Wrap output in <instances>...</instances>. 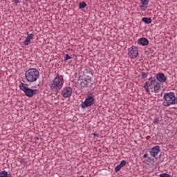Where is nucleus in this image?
<instances>
[{
    "instance_id": "obj_8",
    "label": "nucleus",
    "mask_w": 177,
    "mask_h": 177,
    "mask_svg": "<svg viewBox=\"0 0 177 177\" xmlns=\"http://www.w3.org/2000/svg\"><path fill=\"white\" fill-rule=\"evenodd\" d=\"M61 95L65 99L70 97L73 95V88L70 86L64 87L61 91Z\"/></svg>"
},
{
    "instance_id": "obj_10",
    "label": "nucleus",
    "mask_w": 177,
    "mask_h": 177,
    "mask_svg": "<svg viewBox=\"0 0 177 177\" xmlns=\"http://www.w3.org/2000/svg\"><path fill=\"white\" fill-rule=\"evenodd\" d=\"M161 151V149H160V146L156 145L153 147L152 149H151L149 153L150 156L151 157H157L158 156V153Z\"/></svg>"
},
{
    "instance_id": "obj_20",
    "label": "nucleus",
    "mask_w": 177,
    "mask_h": 177,
    "mask_svg": "<svg viewBox=\"0 0 177 177\" xmlns=\"http://www.w3.org/2000/svg\"><path fill=\"white\" fill-rule=\"evenodd\" d=\"M160 177H171V176L167 173H162L160 174Z\"/></svg>"
},
{
    "instance_id": "obj_23",
    "label": "nucleus",
    "mask_w": 177,
    "mask_h": 177,
    "mask_svg": "<svg viewBox=\"0 0 177 177\" xmlns=\"http://www.w3.org/2000/svg\"><path fill=\"white\" fill-rule=\"evenodd\" d=\"M140 9H142L143 10V12H145L146 10V9L147 8V6H145L143 4L140 6Z\"/></svg>"
},
{
    "instance_id": "obj_2",
    "label": "nucleus",
    "mask_w": 177,
    "mask_h": 177,
    "mask_svg": "<svg viewBox=\"0 0 177 177\" xmlns=\"http://www.w3.org/2000/svg\"><path fill=\"white\" fill-rule=\"evenodd\" d=\"M63 85H64V77L63 75L57 74L55 78L50 82L48 86L52 92H59L62 89Z\"/></svg>"
},
{
    "instance_id": "obj_22",
    "label": "nucleus",
    "mask_w": 177,
    "mask_h": 177,
    "mask_svg": "<svg viewBox=\"0 0 177 177\" xmlns=\"http://www.w3.org/2000/svg\"><path fill=\"white\" fill-rule=\"evenodd\" d=\"M122 167H125V165H127V161H125V160H122L120 162V164H119Z\"/></svg>"
},
{
    "instance_id": "obj_5",
    "label": "nucleus",
    "mask_w": 177,
    "mask_h": 177,
    "mask_svg": "<svg viewBox=\"0 0 177 177\" xmlns=\"http://www.w3.org/2000/svg\"><path fill=\"white\" fill-rule=\"evenodd\" d=\"M19 88L21 91H22V92H24L26 96L28 97H32V96H34V95H35L37 93L36 92L38 91L29 88L28 84L24 83H20Z\"/></svg>"
},
{
    "instance_id": "obj_30",
    "label": "nucleus",
    "mask_w": 177,
    "mask_h": 177,
    "mask_svg": "<svg viewBox=\"0 0 177 177\" xmlns=\"http://www.w3.org/2000/svg\"><path fill=\"white\" fill-rule=\"evenodd\" d=\"M26 1V2H28V1H30V0H25Z\"/></svg>"
},
{
    "instance_id": "obj_11",
    "label": "nucleus",
    "mask_w": 177,
    "mask_h": 177,
    "mask_svg": "<svg viewBox=\"0 0 177 177\" xmlns=\"http://www.w3.org/2000/svg\"><path fill=\"white\" fill-rule=\"evenodd\" d=\"M34 39V34L32 33L28 34V36L26 37V39L24 41V44L25 45V46L30 45L31 44V39Z\"/></svg>"
},
{
    "instance_id": "obj_28",
    "label": "nucleus",
    "mask_w": 177,
    "mask_h": 177,
    "mask_svg": "<svg viewBox=\"0 0 177 177\" xmlns=\"http://www.w3.org/2000/svg\"><path fill=\"white\" fill-rule=\"evenodd\" d=\"M8 177H12V175L10 174H8Z\"/></svg>"
},
{
    "instance_id": "obj_17",
    "label": "nucleus",
    "mask_w": 177,
    "mask_h": 177,
    "mask_svg": "<svg viewBox=\"0 0 177 177\" xmlns=\"http://www.w3.org/2000/svg\"><path fill=\"white\" fill-rule=\"evenodd\" d=\"M140 2L142 5L147 6L149 5V2H150V0H140Z\"/></svg>"
},
{
    "instance_id": "obj_19",
    "label": "nucleus",
    "mask_w": 177,
    "mask_h": 177,
    "mask_svg": "<svg viewBox=\"0 0 177 177\" xmlns=\"http://www.w3.org/2000/svg\"><path fill=\"white\" fill-rule=\"evenodd\" d=\"M141 77H142V80H144V78H147V73L142 72Z\"/></svg>"
},
{
    "instance_id": "obj_13",
    "label": "nucleus",
    "mask_w": 177,
    "mask_h": 177,
    "mask_svg": "<svg viewBox=\"0 0 177 177\" xmlns=\"http://www.w3.org/2000/svg\"><path fill=\"white\" fill-rule=\"evenodd\" d=\"M142 21L145 23V24H150L152 21L151 18L150 17H143Z\"/></svg>"
},
{
    "instance_id": "obj_14",
    "label": "nucleus",
    "mask_w": 177,
    "mask_h": 177,
    "mask_svg": "<svg viewBox=\"0 0 177 177\" xmlns=\"http://www.w3.org/2000/svg\"><path fill=\"white\" fill-rule=\"evenodd\" d=\"M80 86L81 88H86L88 86V80H83L80 82Z\"/></svg>"
},
{
    "instance_id": "obj_7",
    "label": "nucleus",
    "mask_w": 177,
    "mask_h": 177,
    "mask_svg": "<svg viewBox=\"0 0 177 177\" xmlns=\"http://www.w3.org/2000/svg\"><path fill=\"white\" fill-rule=\"evenodd\" d=\"M128 50V56L130 59H136V57H138V55H139V50L138 49V47L131 46L129 48Z\"/></svg>"
},
{
    "instance_id": "obj_6",
    "label": "nucleus",
    "mask_w": 177,
    "mask_h": 177,
    "mask_svg": "<svg viewBox=\"0 0 177 177\" xmlns=\"http://www.w3.org/2000/svg\"><path fill=\"white\" fill-rule=\"evenodd\" d=\"M93 94H89L85 99L84 102L81 103L82 109H86L87 107H91L95 104V98L92 95Z\"/></svg>"
},
{
    "instance_id": "obj_1",
    "label": "nucleus",
    "mask_w": 177,
    "mask_h": 177,
    "mask_svg": "<svg viewBox=\"0 0 177 177\" xmlns=\"http://www.w3.org/2000/svg\"><path fill=\"white\" fill-rule=\"evenodd\" d=\"M143 88L147 93H158L161 91V84L157 82L156 77L151 76L144 84Z\"/></svg>"
},
{
    "instance_id": "obj_16",
    "label": "nucleus",
    "mask_w": 177,
    "mask_h": 177,
    "mask_svg": "<svg viewBox=\"0 0 177 177\" xmlns=\"http://www.w3.org/2000/svg\"><path fill=\"white\" fill-rule=\"evenodd\" d=\"M0 177H8V171L3 170L0 172Z\"/></svg>"
},
{
    "instance_id": "obj_3",
    "label": "nucleus",
    "mask_w": 177,
    "mask_h": 177,
    "mask_svg": "<svg viewBox=\"0 0 177 177\" xmlns=\"http://www.w3.org/2000/svg\"><path fill=\"white\" fill-rule=\"evenodd\" d=\"M38 78H39V71L35 68H31L25 72V80L27 82H36Z\"/></svg>"
},
{
    "instance_id": "obj_4",
    "label": "nucleus",
    "mask_w": 177,
    "mask_h": 177,
    "mask_svg": "<svg viewBox=\"0 0 177 177\" xmlns=\"http://www.w3.org/2000/svg\"><path fill=\"white\" fill-rule=\"evenodd\" d=\"M163 99V104L166 107L171 106L172 104H177L176 95H175V93L174 92L165 93Z\"/></svg>"
},
{
    "instance_id": "obj_24",
    "label": "nucleus",
    "mask_w": 177,
    "mask_h": 177,
    "mask_svg": "<svg viewBox=\"0 0 177 177\" xmlns=\"http://www.w3.org/2000/svg\"><path fill=\"white\" fill-rule=\"evenodd\" d=\"M153 124H158L160 122V120L158 118H156L154 120H153Z\"/></svg>"
},
{
    "instance_id": "obj_9",
    "label": "nucleus",
    "mask_w": 177,
    "mask_h": 177,
    "mask_svg": "<svg viewBox=\"0 0 177 177\" xmlns=\"http://www.w3.org/2000/svg\"><path fill=\"white\" fill-rule=\"evenodd\" d=\"M156 79L159 84H164V82H167V76L162 73H157Z\"/></svg>"
},
{
    "instance_id": "obj_31",
    "label": "nucleus",
    "mask_w": 177,
    "mask_h": 177,
    "mask_svg": "<svg viewBox=\"0 0 177 177\" xmlns=\"http://www.w3.org/2000/svg\"><path fill=\"white\" fill-rule=\"evenodd\" d=\"M80 177H84V176H80Z\"/></svg>"
},
{
    "instance_id": "obj_29",
    "label": "nucleus",
    "mask_w": 177,
    "mask_h": 177,
    "mask_svg": "<svg viewBox=\"0 0 177 177\" xmlns=\"http://www.w3.org/2000/svg\"><path fill=\"white\" fill-rule=\"evenodd\" d=\"M169 147H174V146L171 145H169Z\"/></svg>"
},
{
    "instance_id": "obj_15",
    "label": "nucleus",
    "mask_w": 177,
    "mask_h": 177,
    "mask_svg": "<svg viewBox=\"0 0 177 177\" xmlns=\"http://www.w3.org/2000/svg\"><path fill=\"white\" fill-rule=\"evenodd\" d=\"M79 8L80 9H84V8H86V3L85 1L80 3Z\"/></svg>"
},
{
    "instance_id": "obj_27",
    "label": "nucleus",
    "mask_w": 177,
    "mask_h": 177,
    "mask_svg": "<svg viewBox=\"0 0 177 177\" xmlns=\"http://www.w3.org/2000/svg\"><path fill=\"white\" fill-rule=\"evenodd\" d=\"M15 3H19V0H14Z\"/></svg>"
},
{
    "instance_id": "obj_12",
    "label": "nucleus",
    "mask_w": 177,
    "mask_h": 177,
    "mask_svg": "<svg viewBox=\"0 0 177 177\" xmlns=\"http://www.w3.org/2000/svg\"><path fill=\"white\" fill-rule=\"evenodd\" d=\"M138 44L142 45V46H146L149 45V39L146 37H141L138 39Z\"/></svg>"
},
{
    "instance_id": "obj_26",
    "label": "nucleus",
    "mask_w": 177,
    "mask_h": 177,
    "mask_svg": "<svg viewBox=\"0 0 177 177\" xmlns=\"http://www.w3.org/2000/svg\"><path fill=\"white\" fill-rule=\"evenodd\" d=\"M93 136H95V138H99V134L96 133H94L93 134Z\"/></svg>"
},
{
    "instance_id": "obj_18",
    "label": "nucleus",
    "mask_w": 177,
    "mask_h": 177,
    "mask_svg": "<svg viewBox=\"0 0 177 177\" xmlns=\"http://www.w3.org/2000/svg\"><path fill=\"white\" fill-rule=\"evenodd\" d=\"M122 167L120 165H118L115 168V172H120V171H121V169Z\"/></svg>"
},
{
    "instance_id": "obj_25",
    "label": "nucleus",
    "mask_w": 177,
    "mask_h": 177,
    "mask_svg": "<svg viewBox=\"0 0 177 177\" xmlns=\"http://www.w3.org/2000/svg\"><path fill=\"white\" fill-rule=\"evenodd\" d=\"M147 157H149V154H148L147 153H145V154L143 155V158H147Z\"/></svg>"
},
{
    "instance_id": "obj_21",
    "label": "nucleus",
    "mask_w": 177,
    "mask_h": 177,
    "mask_svg": "<svg viewBox=\"0 0 177 177\" xmlns=\"http://www.w3.org/2000/svg\"><path fill=\"white\" fill-rule=\"evenodd\" d=\"M72 59L71 56H69L68 54H66L64 57V62H67V60H70Z\"/></svg>"
}]
</instances>
